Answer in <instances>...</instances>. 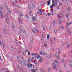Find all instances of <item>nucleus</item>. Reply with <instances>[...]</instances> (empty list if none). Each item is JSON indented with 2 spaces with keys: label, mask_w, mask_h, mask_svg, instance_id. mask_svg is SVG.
Masks as SVG:
<instances>
[{
  "label": "nucleus",
  "mask_w": 72,
  "mask_h": 72,
  "mask_svg": "<svg viewBox=\"0 0 72 72\" xmlns=\"http://www.w3.org/2000/svg\"><path fill=\"white\" fill-rule=\"evenodd\" d=\"M6 21H7V23L9 25V16H8V14H7L6 15Z\"/></svg>",
  "instance_id": "1"
},
{
  "label": "nucleus",
  "mask_w": 72,
  "mask_h": 72,
  "mask_svg": "<svg viewBox=\"0 0 72 72\" xmlns=\"http://www.w3.org/2000/svg\"><path fill=\"white\" fill-rule=\"evenodd\" d=\"M57 5V4L56 3H55L54 4H52L51 6H50V8H53V6H56Z\"/></svg>",
  "instance_id": "2"
},
{
  "label": "nucleus",
  "mask_w": 72,
  "mask_h": 72,
  "mask_svg": "<svg viewBox=\"0 0 72 72\" xmlns=\"http://www.w3.org/2000/svg\"><path fill=\"white\" fill-rule=\"evenodd\" d=\"M18 20L19 21V23L20 24H22V20H21V18L20 17H19L18 19Z\"/></svg>",
  "instance_id": "3"
},
{
  "label": "nucleus",
  "mask_w": 72,
  "mask_h": 72,
  "mask_svg": "<svg viewBox=\"0 0 72 72\" xmlns=\"http://www.w3.org/2000/svg\"><path fill=\"white\" fill-rule=\"evenodd\" d=\"M21 64L22 66H24L26 65V63L24 61H21Z\"/></svg>",
  "instance_id": "4"
},
{
  "label": "nucleus",
  "mask_w": 72,
  "mask_h": 72,
  "mask_svg": "<svg viewBox=\"0 0 72 72\" xmlns=\"http://www.w3.org/2000/svg\"><path fill=\"white\" fill-rule=\"evenodd\" d=\"M32 21H33V22H35V21H36V18H35V17L33 16L32 17Z\"/></svg>",
  "instance_id": "5"
},
{
  "label": "nucleus",
  "mask_w": 72,
  "mask_h": 72,
  "mask_svg": "<svg viewBox=\"0 0 72 72\" xmlns=\"http://www.w3.org/2000/svg\"><path fill=\"white\" fill-rule=\"evenodd\" d=\"M3 30L4 34H6V29H3Z\"/></svg>",
  "instance_id": "6"
},
{
  "label": "nucleus",
  "mask_w": 72,
  "mask_h": 72,
  "mask_svg": "<svg viewBox=\"0 0 72 72\" xmlns=\"http://www.w3.org/2000/svg\"><path fill=\"white\" fill-rule=\"evenodd\" d=\"M35 30L38 33H39V30H38V29H37L36 28H35Z\"/></svg>",
  "instance_id": "7"
},
{
  "label": "nucleus",
  "mask_w": 72,
  "mask_h": 72,
  "mask_svg": "<svg viewBox=\"0 0 72 72\" xmlns=\"http://www.w3.org/2000/svg\"><path fill=\"white\" fill-rule=\"evenodd\" d=\"M62 23H63V21H61V20H60V19H59V24H62Z\"/></svg>",
  "instance_id": "8"
},
{
  "label": "nucleus",
  "mask_w": 72,
  "mask_h": 72,
  "mask_svg": "<svg viewBox=\"0 0 72 72\" xmlns=\"http://www.w3.org/2000/svg\"><path fill=\"white\" fill-rule=\"evenodd\" d=\"M68 31V32L69 34V35H70L71 34V31H70V29H68V30H67Z\"/></svg>",
  "instance_id": "9"
},
{
  "label": "nucleus",
  "mask_w": 72,
  "mask_h": 72,
  "mask_svg": "<svg viewBox=\"0 0 72 72\" xmlns=\"http://www.w3.org/2000/svg\"><path fill=\"white\" fill-rule=\"evenodd\" d=\"M35 2H33V3L32 6V8H33V7H35Z\"/></svg>",
  "instance_id": "10"
},
{
  "label": "nucleus",
  "mask_w": 72,
  "mask_h": 72,
  "mask_svg": "<svg viewBox=\"0 0 72 72\" xmlns=\"http://www.w3.org/2000/svg\"><path fill=\"white\" fill-rule=\"evenodd\" d=\"M7 10H8V11L10 14L11 13V11H10V10H9V8H7Z\"/></svg>",
  "instance_id": "11"
},
{
  "label": "nucleus",
  "mask_w": 72,
  "mask_h": 72,
  "mask_svg": "<svg viewBox=\"0 0 72 72\" xmlns=\"http://www.w3.org/2000/svg\"><path fill=\"white\" fill-rule=\"evenodd\" d=\"M25 17L26 18H28L29 17V16H28V14H26L25 15Z\"/></svg>",
  "instance_id": "12"
},
{
  "label": "nucleus",
  "mask_w": 72,
  "mask_h": 72,
  "mask_svg": "<svg viewBox=\"0 0 72 72\" xmlns=\"http://www.w3.org/2000/svg\"><path fill=\"white\" fill-rule=\"evenodd\" d=\"M50 1H49L47 2V3L48 4V6L50 5Z\"/></svg>",
  "instance_id": "13"
},
{
  "label": "nucleus",
  "mask_w": 72,
  "mask_h": 72,
  "mask_svg": "<svg viewBox=\"0 0 72 72\" xmlns=\"http://www.w3.org/2000/svg\"><path fill=\"white\" fill-rule=\"evenodd\" d=\"M72 24V21H71L69 23H67V25L68 26L69 24Z\"/></svg>",
  "instance_id": "14"
},
{
  "label": "nucleus",
  "mask_w": 72,
  "mask_h": 72,
  "mask_svg": "<svg viewBox=\"0 0 72 72\" xmlns=\"http://www.w3.org/2000/svg\"><path fill=\"white\" fill-rule=\"evenodd\" d=\"M59 5H60V6H62V5H63V3H62L60 2L59 3Z\"/></svg>",
  "instance_id": "15"
},
{
  "label": "nucleus",
  "mask_w": 72,
  "mask_h": 72,
  "mask_svg": "<svg viewBox=\"0 0 72 72\" xmlns=\"http://www.w3.org/2000/svg\"><path fill=\"white\" fill-rule=\"evenodd\" d=\"M19 15L21 17H23V14L22 13H20L19 14Z\"/></svg>",
  "instance_id": "16"
},
{
  "label": "nucleus",
  "mask_w": 72,
  "mask_h": 72,
  "mask_svg": "<svg viewBox=\"0 0 72 72\" xmlns=\"http://www.w3.org/2000/svg\"><path fill=\"white\" fill-rule=\"evenodd\" d=\"M57 16H58V19H59V18H60V14H59L57 15Z\"/></svg>",
  "instance_id": "17"
},
{
  "label": "nucleus",
  "mask_w": 72,
  "mask_h": 72,
  "mask_svg": "<svg viewBox=\"0 0 72 72\" xmlns=\"http://www.w3.org/2000/svg\"><path fill=\"white\" fill-rule=\"evenodd\" d=\"M43 55H44L45 57H47V55H48L47 53H45L44 54V53Z\"/></svg>",
  "instance_id": "18"
},
{
  "label": "nucleus",
  "mask_w": 72,
  "mask_h": 72,
  "mask_svg": "<svg viewBox=\"0 0 72 72\" xmlns=\"http://www.w3.org/2000/svg\"><path fill=\"white\" fill-rule=\"evenodd\" d=\"M66 17L67 18H68L69 17V14L68 13L66 14Z\"/></svg>",
  "instance_id": "19"
},
{
  "label": "nucleus",
  "mask_w": 72,
  "mask_h": 72,
  "mask_svg": "<svg viewBox=\"0 0 72 72\" xmlns=\"http://www.w3.org/2000/svg\"><path fill=\"white\" fill-rule=\"evenodd\" d=\"M50 14H49L48 13H47L46 16L48 17V16H50Z\"/></svg>",
  "instance_id": "20"
},
{
  "label": "nucleus",
  "mask_w": 72,
  "mask_h": 72,
  "mask_svg": "<svg viewBox=\"0 0 72 72\" xmlns=\"http://www.w3.org/2000/svg\"><path fill=\"white\" fill-rule=\"evenodd\" d=\"M57 58L58 59H60V57L59 56V55H57Z\"/></svg>",
  "instance_id": "21"
},
{
  "label": "nucleus",
  "mask_w": 72,
  "mask_h": 72,
  "mask_svg": "<svg viewBox=\"0 0 72 72\" xmlns=\"http://www.w3.org/2000/svg\"><path fill=\"white\" fill-rule=\"evenodd\" d=\"M34 62L35 64H36L37 63V62H36V59H35L34 60Z\"/></svg>",
  "instance_id": "22"
},
{
  "label": "nucleus",
  "mask_w": 72,
  "mask_h": 72,
  "mask_svg": "<svg viewBox=\"0 0 72 72\" xmlns=\"http://www.w3.org/2000/svg\"><path fill=\"white\" fill-rule=\"evenodd\" d=\"M12 28H15V26H14V23H12Z\"/></svg>",
  "instance_id": "23"
},
{
  "label": "nucleus",
  "mask_w": 72,
  "mask_h": 72,
  "mask_svg": "<svg viewBox=\"0 0 72 72\" xmlns=\"http://www.w3.org/2000/svg\"><path fill=\"white\" fill-rule=\"evenodd\" d=\"M53 67H54V69H57V67H56V66L54 64L53 65Z\"/></svg>",
  "instance_id": "24"
},
{
  "label": "nucleus",
  "mask_w": 72,
  "mask_h": 72,
  "mask_svg": "<svg viewBox=\"0 0 72 72\" xmlns=\"http://www.w3.org/2000/svg\"><path fill=\"white\" fill-rule=\"evenodd\" d=\"M69 46H70V45H69V44L68 43L67 44V48H69Z\"/></svg>",
  "instance_id": "25"
},
{
  "label": "nucleus",
  "mask_w": 72,
  "mask_h": 72,
  "mask_svg": "<svg viewBox=\"0 0 72 72\" xmlns=\"http://www.w3.org/2000/svg\"><path fill=\"white\" fill-rule=\"evenodd\" d=\"M29 10H31V7L30 6H28Z\"/></svg>",
  "instance_id": "26"
},
{
  "label": "nucleus",
  "mask_w": 72,
  "mask_h": 72,
  "mask_svg": "<svg viewBox=\"0 0 72 72\" xmlns=\"http://www.w3.org/2000/svg\"><path fill=\"white\" fill-rule=\"evenodd\" d=\"M19 28L20 30V31H22V27H21V26H19Z\"/></svg>",
  "instance_id": "27"
},
{
  "label": "nucleus",
  "mask_w": 72,
  "mask_h": 72,
  "mask_svg": "<svg viewBox=\"0 0 72 72\" xmlns=\"http://www.w3.org/2000/svg\"><path fill=\"white\" fill-rule=\"evenodd\" d=\"M1 15V18L2 19H3V18H4V16H3V14H2V15H0V16Z\"/></svg>",
  "instance_id": "28"
},
{
  "label": "nucleus",
  "mask_w": 72,
  "mask_h": 72,
  "mask_svg": "<svg viewBox=\"0 0 72 72\" xmlns=\"http://www.w3.org/2000/svg\"><path fill=\"white\" fill-rule=\"evenodd\" d=\"M44 52H42L40 53V55H44Z\"/></svg>",
  "instance_id": "29"
},
{
  "label": "nucleus",
  "mask_w": 72,
  "mask_h": 72,
  "mask_svg": "<svg viewBox=\"0 0 72 72\" xmlns=\"http://www.w3.org/2000/svg\"><path fill=\"white\" fill-rule=\"evenodd\" d=\"M12 5H14V6H17V4H15V3H12Z\"/></svg>",
  "instance_id": "30"
},
{
  "label": "nucleus",
  "mask_w": 72,
  "mask_h": 72,
  "mask_svg": "<svg viewBox=\"0 0 72 72\" xmlns=\"http://www.w3.org/2000/svg\"><path fill=\"white\" fill-rule=\"evenodd\" d=\"M62 61L63 63H64V59L62 58Z\"/></svg>",
  "instance_id": "31"
},
{
  "label": "nucleus",
  "mask_w": 72,
  "mask_h": 72,
  "mask_svg": "<svg viewBox=\"0 0 72 72\" xmlns=\"http://www.w3.org/2000/svg\"><path fill=\"white\" fill-rule=\"evenodd\" d=\"M47 38L48 39H49V34L47 35Z\"/></svg>",
  "instance_id": "32"
},
{
  "label": "nucleus",
  "mask_w": 72,
  "mask_h": 72,
  "mask_svg": "<svg viewBox=\"0 0 72 72\" xmlns=\"http://www.w3.org/2000/svg\"><path fill=\"white\" fill-rule=\"evenodd\" d=\"M66 3L67 4H69V1H66Z\"/></svg>",
  "instance_id": "33"
},
{
  "label": "nucleus",
  "mask_w": 72,
  "mask_h": 72,
  "mask_svg": "<svg viewBox=\"0 0 72 72\" xmlns=\"http://www.w3.org/2000/svg\"><path fill=\"white\" fill-rule=\"evenodd\" d=\"M3 14H2V11L1 10H0V15H2Z\"/></svg>",
  "instance_id": "34"
},
{
  "label": "nucleus",
  "mask_w": 72,
  "mask_h": 72,
  "mask_svg": "<svg viewBox=\"0 0 72 72\" xmlns=\"http://www.w3.org/2000/svg\"><path fill=\"white\" fill-rule=\"evenodd\" d=\"M37 55L36 53H34V56H35V57H36V55Z\"/></svg>",
  "instance_id": "35"
},
{
  "label": "nucleus",
  "mask_w": 72,
  "mask_h": 72,
  "mask_svg": "<svg viewBox=\"0 0 72 72\" xmlns=\"http://www.w3.org/2000/svg\"><path fill=\"white\" fill-rule=\"evenodd\" d=\"M27 66H28V68H30V64H27Z\"/></svg>",
  "instance_id": "36"
},
{
  "label": "nucleus",
  "mask_w": 72,
  "mask_h": 72,
  "mask_svg": "<svg viewBox=\"0 0 72 72\" xmlns=\"http://www.w3.org/2000/svg\"><path fill=\"white\" fill-rule=\"evenodd\" d=\"M53 23L54 24H55V20H53Z\"/></svg>",
  "instance_id": "37"
},
{
  "label": "nucleus",
  "mask_w": 72,
  "mask_h": 72,
  "mask_svg": "<svg viewBox=\"0 0 72 72\" xmlns=\"http://www.w3.org/2000/svg\"><path fill=\"white\" fill-rule=\"evenodd\" d=\"M30 60H32L31 59L30 57H29V59H28V62H30Z\"/></svg>",
  "instance_id": "38"
},
{
  "label": "nucleus",
  "mask_w": 72,
  "mask_h": 72,
  "mask_svg": "<svg viewBox=\"0 0 72 72\" xmlns=\"http://www.w3.org/2000/svg\"><path fill=\"white\" fill-rule=\"evenodd\" d=\"M53 12H52L50 13V15H53Z\"/></svg>",
  "instance_id": "39"
},
{
  "label": "nucleus",
  "mask_w": 72,
  "mask_h": 72,
  "mask_svg": "<svg viewBox=\"0 0 72 72\" xmlns=\"http://www.w3.org/2000/svg\"><path fill=\"white\" fill-rule=\"evenodd\" d=\"M43 29L44 31H45V26H43Z\"/></svg>",
  "instance_id": "40"
},
{
  "label": "nucleus",
  "mask_w": 72,
  "mask_h": 72,
  "mask_svg": "<svg viewBox=\"0 0 72 72\" xmlns=\"http://www.w3.org/2000/svg\"><path fill=\"white\" fill-rule=\"evenodd\" d=\"M45 46L46 47H47L48 45H47V43H46L45 44Z\"/></svg>",
  "instance_id": "41"
},
{
  "label": "nucleus",
  "mask_w": 72,
  "mask_h": 72,
  "mask_svg": "<svg viewBox=\"0 0 72 72\" xmlns=\"http://www.w3.org/2000/svg\"><path fill=\"white\" fill-rule=\"evenodd\" d=\"M40 59L41 60H44V58L42 57H40Z\"/></svg>",
  "instance_id": "42"
},
{
  "label": "nucleus",
  "mask_w": 72,
  "mask_h": 72,
  "mask_svg": "<svg viewBox=\"0 0 72 72\" xmlns=\"http://www.w3.org/2000/svg\"><path fill=\"white\" fill-rule=\"evenodd\" d=\"M35 71H37V68L36 67H35Z\"/></svg>",
  "instance_id": "43"
},
{
  "label": "nucleus",
  "mask_w": 72,
  "mask_h": 72,
  "mask_svg": "<svg viewBox=\"0 0 72 72\" xmlns=\"http://www.w3.org/2000/svg\"><path fill=\"white\" fill-rule=\"evenodd\" d=\"M39 62V63H41V62H42V60H40V59Z\"/></svg>",
  "instance_id": "44"
},
{
  "label": "nucleus",
  "mask_w": 72,
  "mask_h": 72,
  "mask_svg": "<svg viewBox=\"0 0 72 72\" xmlns=\"http://www.w3.org/2000/svg\"><path fill=\"white\" fill-rule=\"evenodd\" d=\"M32 31H33V32L34 33H36V32L35 31V30L33 29H32Z\"/></svg>",
  "instance_id": "45"
},
{
  "label": "nucleus",
  "mask_w": 72,
  "mask_h": 72,
  "mask_svg": "<svg viewBox=\"0 0 72 72\" xmlns=\"http://www.w3.org/2000/svg\"><path fill=\"white\" fill-rule=\"evenodd\" d=\"M39 10L40 13H42V10H41V9H39Z\"/></svg>",
  "instance_id": "46"
},
{
  "label": "nucleus",
  "mask_w": 72,
  "mask_h": 72,
  "mask_svg": "<svg viewBox=\"0 0 72 72\" xmlns=\"http://www.w3.org/2000/svg\"><path fill=\"white\" fill-rule=\"evenodd\" d=\"M28 55H30V54H31V53L29 52H28Z\"/></svg>",
  "instance_id": "47"
},
{
  "label": "nucleus",
  "mask_w": 72,
  "mask_h": 72,
  "mask_svg": "<svg viewBox=\"0 0 72 72\" xmlns=\"http://www.w3.org/2000/svg\"><path fill=\"white\" fill-rule=\"evenodd\" d=\"M25 52L27 53V52H28V50H27L26 49L25 50Z\"/></svg>",
  "instance_id": "48"
},
{
  "label": "nucleus",
  "mask_w": 72,
  "mask_h": 72,
  "mask_svg": "<svg viewBox=\"0 0 72 72\" xmlns=\"http://www.w3.org/2000/svg\"><path fill=\"white\" fill-rule=\"evenodd\" d=\"M32 66H33V65H32V64H30V67H32Z\"/></svg>",
  "instance_id": "49"
},
{
  "label": "nucleus",
  "mask_w": 72,
  "mask_h": 72,
  "mask_svg": "<svg viewBox=\"0 0 72 72\" xmlns=\"http://www.w3.org/2000/svg\"><path fill=\"white\" fill-rule=\"evenodd\" d=\"M68 9H69V11H71V8H70V7H68Z\"/></svg>",
  "instance_id": "50"
},
{
  "label": "nucleus",
  "mask_w": 72,
  "mask_h": 72,
  "mask_svg": "<svg viewBox=\"0 0 72 72\" xmlns=\"http://www.w3.org/2000/svg\"><path fill=\"white\" fill-rule=\"evenodd\" d=\"M37 58L38 59V58H39L40 57L39 56L37 55Z\"/></svg>",
  "instance_id": "51"
},
{
  "label": "nucleus",
  "mask_w": 72,
  "mask_h": 72,
  "mask_svg": "<svg viewBox=\"0 0 72 72\" xmlns=\"http://www.w3.org/2000/svg\"><path fill=\"white\" fill-rule=\"evenodd\" d=\"M2 44H3V46L4 48H5V46H4V43H3V42H2Z\"/></svg>",
  "instance_id": "52"
},
{
  "label": "nucleus",
  "mask_w": 72,
  "mask_h": 72,
  "mask_svg": "<svg viewBox=\"0 0 72 72\" xmlns=\"http://www.w3.org/2000/svg\"><path fill=\"white\" fill-rule=\"evenodd\" d=\"M58 63V60H55V63Z\"/></svg>",
  "instance_id": "53"
},
{
  "label": "nucleus",
  "mask_w": 72,
  "mask_h": 72,
  "mask_svg": "<svg viewBox=\"0 0 72 72\" xmlns=\"http://www.w3.org/2000/svg\"><path fill=\"white\" fill-rule=\"evenodd\" d=\"M32 14V11H31L29 13V14Z\"/></svg>",
  "instance_id": "54"
},
{
  "label": "nucleus",
  "mask_w": 72,
  "mask_h": 72,
  "mask_svg": "<svg viewBox=\"0 0 72 72\" xmlns=\"http://www.w3.org/2000/svg\"><path fill=\"white\" fill-rule=\"evenodd\" d=\"M35 72V69H33L32 71V72Z\"/></svg>",
  "instance_id": "55"
},
{
  "label": "nucleus",
  "mask_w": 72,
  "mask_h": 72,
  "mask_svg": "<svg viewBox=\"0 0 72 72\" xmlns=\"http://www.w3.org/2000/svg\"><path fill=\"white\" fill-rule=\"evenodd\" d=\"M50 40H51V42H53V40H51V39H50Z\"/></svg>",
  "instance_id": "56"
},
{
  "label": "nucleus",
  "mask_w": 72,
  "mask_h": 72,
  "mask_svg": "<svg viewBox=\"0 0 72 72\" xmlns=\"http://www.w3.org/2000/svg\"><path fill=\"white\" fill-rule=\"evenodd\" d=\"M40 5H42V4H43V3H42V2H40Z\"/></svg>",
  "instance_id": "57"
},
{
  "label": "nucleus",
  "mask_w": 72,
  "mask_h": 72,
  "mask_svg": "<svg viewBox=\"0 0 72 72\" xmlns=\"http://www.w3.org/2000/svg\"><path fill=\"white\" fill-rule=\"evenodd\" d=\"M52 3H53V4H54V3H55V1L54 0H53L52 1Z\"/></svg>",
  "instance_id": "58"
},
{
  "label": "nucleus",
  "mask_w": 72,
  "mask_h": 72,
  "mask_svg": "<svg viewBox=\"0 0 72 72\" xmlns=\"http://www.w3.org/2000/svg\"><path fill=\"white\" fill-rule=\"evenodd\" d=\"M44 71V70H43V69L42 68H41L40 69V71Z\"/></svg>",
  "instance_id": "59"
},
{
  "label": "nucleus",
  "mask_w": 72,
  "mask_h": 72,
  "mask_svg": "<svg viewBox=\"0 0 72 72\" xmlns=\"http://www.w3.org/2000/svg\"><path fill=\"white\" fill-rule=\"evenodd\" d=\"M63 57H64V58H66V56L64 55H63Z\"/></svg>",
  "instance_id": "60"
},
{
  "label": "nucleus",
  "mask_w": 72,
  "mask_h": 72,
  "mask_svg": "<svg viewBox=\"0 0 72 72\" xmlns=\"http://www.w3.org/2000/svg\"><path fill=\"white\" fill-rule=\"evenodd\" d=\"M22 54H23V55H24V52H22Z\"/></svg>",
  "instance_id": "61"
},
{
  "label": "nucleus",
  "mask_w": 72,
  "mask_h": 72,
  "mask_svg": "<svg viewBox=\"0 0 72 72\" xmlns=\"http://www.w3.org/2000/svg\"><path fill=\"white\" fill-rule=\"evenodd\" d=\"M42 36L43 37H45V35L42 34Z\"/></svg>",
  "instance_id": "62"
},
{
  "label": "nucleus",
  "mask_w": 72,
  "mask_h": 72,
  "mask_svg": "<svg viewBox=\"0 0 72 72\" xmlns=\"http://www.w3.org/2000/svg\"><path fill=\"white\" fill-rule=\"evenodd\" d=\"M64 28V27H63V26H62L61 28H62V29H63Z\"/></svg>",
  "instance_id": "63"
},
{
  "label": "nucleus",
  "mask_w": 72,
  "mask_h": 72,
  "mask_svg": "<svg viewBox=\"0 0 72 72\" xmlns=\"http://www.w3.org/2000/svg\"><path fill=\"white\" fill-rule=\"evenodd\" d=\"M59 72H63L61 69L59 70Z\"/></svg>",
  "instance_id": "64"
}]
</instances>
